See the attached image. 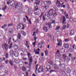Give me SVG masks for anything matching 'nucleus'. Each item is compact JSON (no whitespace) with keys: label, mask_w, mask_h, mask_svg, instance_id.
Listing matches in <instances>:
<instances>
[{"label":"nucleus","mask_w":76,"mask_h":76,"mask_svg":"<svg viewBox=\"0 0 76 76\" xmlns=\"http://www.w3.org/2000/svg\"><path fill=\"white\" fill-rule=\"evenodd\" d=\"M70 41V39L69 38L65 39H64V42H69Z\"/></svg>","instance_id":"nucleus-30"},{"label":"nucleus","mask_w":76,"mask_h":76,"mask_svg":"<svg viewBox=\"0 0 76 76\" xmlns=\"http://www.w3.org/2000/svg\"><path fill=\"white\" fill-rule=\"evenodd\" d=\"M43 30L45 31V32H47L48 31V30L47 29V28L45 27H43Z\"/></svg>","instance_id":"nucleus-28"},{"label":"nucleus","mask_w":76,"mask_h":76,"mask_svg":"<svg viewBox=\"0 0 76 76\" xmlns=\"http://www.w3.org/2000/svg\"><path fill=\"white\" fill-rule=\"evenodd\" d=\"M44 53L46 56H47L48 55V52L46 50L45 51Z\"/></svg>","instance_id":"nucleus-47"},{"label":"nucleus","mask_w":76,"mask_h":76,"mask_svg":"<svg viewBox=\"0 0 76 76\" xmlns=\"http://www.w3.org/2000/svg\"><path fill=\"white\" fill-rule=\"evenodd\" d=\"M27 55L28 57V58H30L29 60L30 63H32V56L31 57V53H29V52H28L27 53ZM30 57H31L30 58Z\"/></svg>","instance_id":"nucleus-3"},{"label":"nucleus","mask_w":76,"mask_h":76,"mask_svg":"<svg viewBox=\"0 0 76 76\" xmlns=\"http://www.w3.org/2000/svg\"><path fill=\"white\" fill-rule=\"evenodd\" d=\"M15 8L18 7H20V9H21V8H23V5H22V3H19L16 4L15 6Z\"/></svg>","instance_id":"nucleus-1"},{"label":"nucleus","mask_w":76,"mask_h":76,"mask_svg":"<svg viewBox=\"0 0 76 76\" xmlns=\"http://www.w3.org/2000/svg\"><path fill=\"white\" fill-rule=\"evenodd\" d=\"M22 70L23 72H26V67L24 66Z\"/></svg>","instance_id":"nucleus-32"},{"label":"nucleus","mask_w":76,"mask_h":76,"mask_svg":"<svg viewBox=\"0 0 76 76\" xmlns=\"http://www.w3.org/2000/svg\"><path fill=\"white\" fill-rule=\"evenodd\" d=\"M70 25H69V24H67V25L66 26V28H69V26H70Z\"/></svg>","instance_id":"nucleus-62"},{"label":"nucleus","mask_w":76,"mask_h":76,"mask_svg":"<svg viewBox=\"0 0 76 76\" xmlns=\"http://www.w3.org/2000/svg\"><path fill=\"white\" fill-rule=\"evenodd\" d=\"M7 4H8V5H9V4H10L11 5H13V4H15V1H11L10 2L7 1Z\"/></svg>","instance_id":"nucleus-9"},{"label":"nucleus","mask_w":76,"mask_h":76,"mask_svg":"<svg viewBox=\"0 0 76 76\" xmlns=\"http://www.w3.org/2000/svg\"><path fill=\"white\" fill-rule=\"evenodd\" d=\"M14 55L15 57H18L19 56V53L18 52L15 51L14 52Z\"/></svg>","instance_id":"nucleus-22"},{"label":"nucleus","mask_w":76,"mask_h":76,"mask_svg":"<svg viewBox=\"0 0 76 76\" xmlns=\"http://www.w3.org/2000/svg\"><path fill=\"white\" fill-rule=\"evenodd\" d=\"M42 19L43 20H44V21H45V18L44 17V16H43L42 17Z\"/></svg>","instance_id":"nucleus-60"},{"label":"nucleus","mask_w":76,"mask_h":76,"mask_svg":"<svg viewBox=\"0 0 76 76\" xmlns=\"http://www.w3.org/2000/svg\"><path fill=\"white\" fill-rule=\"evenodd\" d=\"M26 46L28 48L29 47V44H28V42L27 41H26Z\"/></svg>","instance_id":"nucleus-37"},{"label":"nucleus","mask_w":76,"mask_h":76,"mask_svg":"<svg viewBox=\"0 0 76 76\" xmlns=\"http://www.w3.org/2000/svg\"><path fill=\"white\" fill-rule=\"evenodd\" d=\"M34 38L35 42H36L37 39L38 37H37L36 36H34Z\"/></svg>","instance_id":"nucleus-36"},{"label":"nucleus","mask_w":76,"mask_h":76,"mask_svg":"<svg viewBox=\"0 0 76 76\" xmlns=\"http://www.w3.org/2000/svg\"><path fill=\"white\" fill-rule=\"evenodd\" d=\"M14 52L13 50L10 51V55H13Z\"/></svg>","instance_id":"nucleus-45"},{"label":"nucleus","mask_w":76,"mask_h":76,"mask_svg":"<svg viewBox=\"0 0 76 76\" xmlns=\"http://www.w3.org/2000/svg\"><path fill=\"white\" fill-rule=\"evenodd\" d=\"M38 71L39 73H41V72H42L44 71V69H43V66H40L38 69Z\"/></svg>","instance_id":"nucleus-4"},{"label":"nucleus","mask_w":76,"mask_h":76,"mask_svg":"<svg viewBox=\"0 0 76 76\" xmlns=\"http://www.w3.org/2000/svg\"><path fill=\"white\" fill-rule=\"evenodd\" d=\"M12 45H13V44L12 43H11L10 45V48H12Z\"/></svg>","instance_id":"nucleus-61"},{"label":"nucleus","mask_w":76,"mask_h":76,"mask_svg":"<svg viewBox=\"0 0 76 76\" xmlns=\"http://www.w3.org/2000/svg\"><path fill=\"white\" fill-rule=\"evenodd\" d=\"M51 66L50 65H47L46 67V72H48V70L51 69Z\"/></svg>","instance_id":"nucleus-7"},{"label":"nucleus","mask_w":76,"mask_h":76,"mask_svg":"<svg viewBox=\"0 0 76 76\" xmlns=\"http://www.w3.org/2000/svg\"><path fill=\"white\" fill-rule=\"evenodd\" d=\"M25 29V26L24 25H22V29L24 30Z\"/></svg>","instance_id":"nucleus-56"},{"label":"nucleus","mask_w":76,"mask_h":76,"mask_svg":"<svg viewBox=\"0 0 76 76\" xmlns=\"http://www.w3.org/2000/svg\"><path fill=\"white\" fill-rule=\"evenodd\" d=\"M46 3V4H48V5H50L51 3V2L50 1H45Z\"/></svg>","instance_id":"nucleus-26"},{"label":"nucleus","mask_w":76,"mask_h":76,"mask_svg":"<svg viewBox=\"0 0 76 76\" xmlns=\"http://www.w3.org/2000/svg\"><path fill=\"white\" fill-rule=\"evenodd\" d=\"M13 68L15 70H16V69H17L18 68V67H17V66H13Z\"/></svg>","instance_id":"nucleus-52"},{"label":"nucleus","mask_w":76,"mask_h":76,"mask_svg":"<svg viewBox=\"0 0 76 76\" xmlns=\"http://www.w3.org/2000/svg\"><path fill=\"white\" fill-rule=\"evenodd\" d=\"M16 35H14L13 36H12V37H13V41H14V42H16V41H18V39H17V40H15V39H14V38H13V37H15V36H16Z\"/></svg>","instance_id":"nucleus-31"},{"label":"nucleus","mask_w":76,"mask_h":76,"mask_svg":"<svg viewBox=\"0 0 76 76\" xmlns=\"http://www.w3.org/2000/svg\"><path fill=\"white\" fill-rule=\"evenodd\" d=\"M60 67L61 69H63V68H64L65 67V64H60Z\"/></svg>","instance_id":"nucleus-18"},{"label":"nucleus","mask_w":76,"mask_h":76,"mask_svg":"<svg viewBox=\"0 0 76 76\" xmlns=\"http://www.w3.org/2000/svg\"><path fill=\"white\" fill-rule=\"evenodd\" d=\"M9 64H10L12 66H13V61L10 60L9 61Z\"/></svg>","instance_id":"nucleus-17"},{"label":"nucleus","mask_w":76,"mask_h":76,"mask_svg":"<svg viewBox=\"0 0 76 76\" xmlns=\"http://www.w3.org/2000/svg\"><path fill=\"white\" fill-rule=\"evenodd\" d=\"M62 23L63 24L66 21V18L64 16H63L62 17Z\"/></svg>","instance_id":"nucleus-13"},{"label":"nucleus","mask_w":76,"mask_h":76,"mask_svg":"<svg viewBox=\"0 0 76 76\" xmlns=\"http://www.w3.org/2000/svg\"><path fill=\"white\" fill-rule=\"evenodd\" d=\"M63 73V74H62L61 76H65V72L64 71Z\"/></svg>","instance_id":"nucleus-48"},{"label":"nucleus","mask_w":76,"mask_h":76,"mask_svg":"<svg viewBox=\"0 0 76 76\" xmlns=\"http://www.w3.org/2000/svg\"><path fill=\"white\" fill-rule=\"evenodd\" d=\"M36 5H39L40 3V1L38 0H36Z\"/></svg>","instance_id":"nucleus-27"},{"label":"nucleus","mask_w":76,"mask_h":76,"mask_svg":"<svg viewBox=\"0 0 76 76\" xmlns=\"http://www.w3.org/2000/svg\"><path fill=\"white\" fill-rule=\"evenodd\" d=\"M9 46V45L5 43L2 45V48H6Z\"/></svg>","instance_id":"nucleus-15"},{"label":"nucleus","mask_w":76,"mask_h":76,"mask_svg":"<svg viewBox=\"0 0 76 76\" xmlns=\"http://www.w3.org/2000/svg\"><path fill=\"white\" fill-rule=\"evenodd\" d=\"M38 47L39 48H42V46L41 44L39 43L38 45Z\"/></svg>","instance_id":"nucleus-34"},{"label":"nucleus","mask_w":76,"mask_h":76,"mask_svg":"<svg viewBox=\"0 0 76 76\" xmlns=\"http://www.w3.org/2000/svg\"><path fill=\"white\" fill-rule=\"evenodd\" d=\"M66 76H70V74L69 73H68L66 74Z\"/></svg>","instance_id":"nucleus-64"},{"label":"nucleus","mask_w":76,"mask_h":76,"mask_svg":"<svg viewBox=\"0 0 76 76\" xmlns=\"http://www.w3.org/2000/svg\"><path fill=\"white\" fill-rule=\"evenodd\" d=\"M32 44L34 46V47H35V45H36V42H33L32 43Z\"/></svg>","instance_id":"nucleus-51"},{"label":"nucleus","mask_w":76,"mask_h":76,"mask_svg":"<svg viewBox=\"0 0 76 76\" xmlns=\"http://www.w3.org/2000/svg\"><path fill=\"white\" fill-rule=\"evenodd\" d=\"M5 57L7 59V58H8V53H6L5 55Z\"/></svg>","instance_id":"nucleus-46"},{"label":"nucleus","mask_w":76,"mask_h":76,"mask_svg":"<svg viewBox=\"0 0 76 76\" xmlns=\"http://www.w3.org/2000/svg\"><path fill=\"white\" fill-rule=\"evenodd\" d=\"M57 41L58 43V44H57L58 46H59V45H62V40H61L58 39Z\"/></svg>","instance_id":"nucleus-5"},{"label":"nucleus","mask_w":76,"mask_h":76,"mask_svg":"<svg viewBox=\"0 0 76 76\" xmlns=\"http://www.w3.org/2000/svg\"><path fill=\"white\" fill-rule=\"evenodd\" d=\"M45 2L44 1H42L41 4V6L42 7H44L45 6Z\"/></svg>","instance_id":"nucleus-25"},{"label":"nucleus","mask_w":76,"mask_h":76,"mask_svg":"<svg viewBox=\"0 0 76 76\" xmlns=\"http://www.w3.org/2000/svg\"><path fill=\"white\" fill-rule=\"evenodd\" d=\"M34 10L35 11H37V10H38V6H36L35 7Z\"/></svg>","instance_id":"nucleus-33"},{"label":"nucleus","mask_w":76,"mask_h":76,"mask_svg":"<svg viewBox=\"0 0 76 76\" xmlns=\"http://www.w3.org/2000/svg\"><path fill=\"white\" fill-rule=\"evenodd\" d=\"M60 28V26H57L56 28V31H58V30Z\"/></svg>","instance_id":"nucleus-43"},{"label":"nucleus","mask_w":76,"mask_h":76,"mask_svg":"<svg viewBox=\"0 0 76 76\" xmlns=\"http://www.w3.org/2000/svg\"><path fill=\"white\" fill-rule=\"evenodd\" d=\"M54 69H55V70H57L59 69V67L57 66H55L54 67Z\"/></svg>","instance_id":"nucleus-44"},{"label":"nucleus","mask_w":76,"mask_h":76,"mask_svg":"<svg viewBox=\"0 0 76 76\" xmlns=\"http://www.w3.org/2000/svg\"><path fill=\"white\" fill-rule=\"evenodd\" d=\"M43 15H44V13L43 12H42L41 15H40V16L39 17L41 18H42V16H43Z\"/></svg>","instance_id":"nucleus-49"},{"label":"nucleus","mask_w":76,"mask_h":76,"mask_svg":"<svg viewBox=\"0 0 76 76\" xmlns=\"http://www.w3.org/2000/svg\"><path fill=\"white\" fill-rule=\"evenodd\" d=\"M13 25V24L12 23L9 24L8 25V27H10V26H12Z\"/></svg>","instance_id":"nucleus-41"},{"label":"nucleus","mask_w":76,"mask_h":76,"mask_svg":"<svg viewBox=\"0 0 76 76\" xmlns=\"http://www.w3.org/2000/svg\"><path fill=\"white\" fill-rule=\"evenodd\" d=\"M7 8V6L6 5L3 8H2V10L3 11H4Z\"/></svg>","instance_id":"nucleus-39"},{"label":"nucleus","mask_w":76,"mask_h":76,"mask_svg":"<svg viewBox=\"0 0 76 76\" xmlns=\"http://www.w3.org/2000/svg\"><path fill=\"white\" fill-rule=\"evenodd\" d=\"M34 14L35 15H37V16H38V15H39V14L38 13V12H34Z\"/></svg>","instance_id":"nucleus-50"},{"label":"nucleus","mask_w":76,"mask_h":76,"mask_svg":"<svg viewBox=\"0 0 76 76\" xmlns=\"http://www.w3.org/2000/svg\"><path fill=\"white\" fill-rule=\"evenodd\" d=\"M58 4V5H57V7H60V2L58 1V0H57L56 4Z\"/></svg>","instance_id":"nucleus-20"},{"label":"nucleus","mask_w":76,"mask_h":76,"mask_svg":"<svg viewBox=\"0 0 76 76\" xmlns=\"http://www.w3.org/2000/svg\"><path fill=\"white\" fill-rule=\"evenodd\" d=\"M38 64H37L35 66V73L36 75H37V71H38Z\"/></svg>","instance_id":"nucleus-11"},{"label":"nucleus","mask_w":76,"mask_h":76,"mask_svg":"<svg viewBox=\"0 0 76 76\" xmlns=\"http://www.w3.org/2000/svg\"><path fill=\"white\" fill-rule=\"evenodd\" d=\"M21 25V24L20 23V24H18L17 26V28L18 30L19 29H20V28L21 27V26L20 25Z\"/></svg>","instance_id":"nucleus-23"},{"label":"nucleus","mask_w":76,"mask_h":76,"mask_svg":"<svg viewBox=\"0 0 76 76\" xmlns=\"http://www.w3.org/2000/svg\"><path fill=\"white\" fill-rule=\"evenodd\" d=\"M36 33V32L35 31L33 33L32 36H35L36 35V34H35Z\"/></svg>","instance_id":"nucleus-55"},{"label":"nucleus","mask_w":76,"mask_h":76,"mask_svg":"<svg viewBox=\"0 0 76 76\" xmlns=\"http://www.w3.org/2000/svg\"><path fill=\"white\" fill-rule=\"evenodd\" d=\"M69 51H73V49H72V48H70L69 49Z\"/></svg>","instance_id":"nucleus-58"},{"label":"nucleus","mask_w":76,"mask_h":76,"mask_svg":"<svg viewBox=\"0 0 76 76\" xmlns=\"http://www.w3.org/2000/svg\"><path fill=\"white\" fill-rule=\"evenodd\" d=\"M25 17L27 19V21H28V23H29V24H31V20L30 19L28 20L29 18L27 17V16H26Z\"/></svg>","instance_id":"nucleus-16"},{"label":"nucleus","mask_w":76,"mask_h":76,"mask_svg":"<svg viewBox=\"0 0 76 76\" xmlns=\"http://www.w3.org/2000/svg\"><path fill=\"white\" fill-rule=\"evenodd\" d=\"M13 29L12 28H10L8 30V32L10 34H11L13 33Z\"/></svg>","instance_id":"nucleus-10"},{"label":"nucleus","mask_w":76,"mask_h":76,"mask_svg":"<svg viewBox=\"0 0 76 76\" xmlns=\"http://www.w3.org/2000/svg\"><path fill=\"white\" fill-rule=\"evenodd\" d=\"M36 22L37 23H39V20L38 19H37L36 20Z\"/></svg>","instance_id":"nucleus-59"},{"label":"nucleus","mask_w":76,"mask_h":76,"mask_svg":"<svg viewBox=\"0 0 76 76\" xmlns=\"http://www.w3.org/2000/svg\"><path fill=\"white\" fill-rule=\"evenodd\" d=\"M11 39H12V38L10 37L8 40V44H10L11 42Z\"/></svg>","instance_id":"nucleus-35"},{"label":"nucleus","mask_w":76,"mask_h":76,"mask_svg":"<svg viewBox=\"0 0 76 76\" xmlns=\"http://www.w3.org/2000/svg\"><path fill=\"white\" fill-rule=\"evenodd\" d=\"M54 11L53 9H50L49 10L48 12V15L50 16H51L53 15H54Z\"/></svg>","instance_id":"nucleus-2"},{"label":"nucleus","mask_w":76,"mask_h":76,"mask_svg":"<svg viewBox=\"0 0 76 76\" xmlns=\"http://www.w3.org/2000/svg\"><path fill=\"white\" fill-rule=\"evenodd\" d=\"M18 64H19V66L20 67L22 68L23 67V62H22V61H20L19 62Z\"/></svg>","instance_id":"nucleus-8"},{"label":"nucleus","mask_w":76,"mask_h":76,"mask_svg":"<svg viewBox=\"0 0 76 76\" xmlns=\"http://www.w3.org/2000/svg\"><path fill=\"white\" fill-rule=\"evenodd\" d=\"M6 26H7V24H5L2 27V28L3 29H4V28H6Z\"/></svg>","instance_id":"nucleus-40"},{"label":"nucleus","mask_w":76,"mask_h":76,"mask_svg":"<svg viewBox=\"0 0 76 76\" xmlns=\"http://www.w3.org/2000/svg\"><path fill=\"white\" fill-rule=\"evenodd\" d=\"M62 56H63L64 57V59H65L67 57V56H65V55H64V54H63L62 55Z\"/></svg>","instance_id":"nucleus-53"},{"label":"nucleus","mask_w":76,"mask_h":76,"mask_svg":"<svg viewBox=\"0 0 76 76\" xmlns=\"http://www.w3.org/2000/svg\"><path fill=\"white\" fill-rule=\"evenodd\" d=\"M18 39H21V35L19 33L18 34Z\"/></svg>","instance_id":"nucleus-29"},{"label":"nucleus","mask_w":76,"mask_h":76,"mask_svg":"<svg viewBox=\"0 0 76 76\" xmlns=\"http://www.w3.org/2000/svg\"><path fill=\"white\" fill-rule=\"evenodd\" d=\"M51 23H55V20H53L51 23H48V26L49 28H52V26H51Z\"/></svg>","instance_id":"nucleus-6"},{"label":"nucleus","mask_w":76,"mask_h":76,"mask_svg":"<svg viewBox=\"0 0 76 76\" xmlns=\"http://www.w3.org/2000/svg\"><path fill=\"white\" fill-rule=\"evenodd\" d=\"M65 16L66 19H69V15L68 14H66L65 15Z\"/></svg>","instance_id":"nucleus-54"},{"label":"nucleus","mask_w":76,"mask_h":76,"mask_svg":"<svg viewBox=\"0 0 76 76\" xmlns=\"http://www.w3.org/2000/svg\"><path fill=\"white\" fill-rule=\"evenodd\" d=\"M70 33L69 34L70 36H72V35H74V34H75L74 31H73L72 30H71L70 31Z\"/></svg>","instance_id":"nucleus-14"},{"label":"nucleus","mask_w":76,"mask_h":76,"mask_svg":"<svg viewBox=\"0 0 76 76\" xmlns=\"http://www.w3.org/2000/svg\"><path fill=\"white\" fill-rule=\"evenodd\" d=\"M66 25H64V26H63V28H62V30H64V29H66Z\"/></svg>","instance_id":"nucleus-42"},{"label":"nucleus","mask_w":76,"mask_h":76,"mask_svg":"<svg viewBox=\"0 0 76 76\" xmlns=\"http://www.w3.org/2000/svg\"><path fill=\"white\" fill-rule=\"evenodd\" d=\"M48 8H49V6L45 5L43 9V10H44V11H46V10H47Z\"/></svg>","instance_id":"nucleus-12"},{"label":"nucleus","mask_w":76,"mask_h":76,"mask_svg":"<svg viewBox=\"0 0 76 76\" xmlns=\"http://www.w3.org/2000/svg\"><path fill=\"white\" fill-rule=\"evenodd\" d=\"M52 10H53V11H56L57 10V8L56 7H53V9Z\"/></svg>","instance_id":"nucleus-38"},{"label":"nucleus","mask_w":76,"mask_h":76,"mask_svg":"<svg viewBox=\"0 0 76 76\" xmlns=\"http://www.w3.org/2000/svg\"><path fill=\"white\" fill-rule=\"evenodd\" d=\"M60 51L58 50H57V51L56 53V54H57L58 57H60V54L59 53Z\"/></svg>","instance_id":"nucleus-24"},{"label":"nucleus","mask_w":76,"mask_h":76,"mask_svg":"<svg viewBox=\"0 0 76 76\" xmlns=\"http://www.w3.org/2000/svg\"><path fill=\"white\" fill-rule=\"evenodd\" d=\"M20 33L22 34V35H23L24 36H25L26 35V33L25 31H24L23 30L22 31L20 32Z\"/></svg>","instance_id":"nucleus-21"},{"label":"nucleus","mask_w":76,"mask_h":76,"mask_svg":"<svg viewBox=\"0 0 76 76\" xmlns=\"http://www.w3.org/2000/svg\"><path fill=\"white\" fill-rule=\"evenodd\" d=\"M48 35V37H50V38H51V34H49Z\"/></svg>","instance_id":"nucleus-63"},{"label":"nucleus","mask_w":76,"mask_h":76,"mask_svg":"<svg viewBox=\"0 0 76 76\" xmlns=\"http://www.w3.org/2000/svg\"><path fill=\"white\" fill-rule=\"evenodd\" d=\"M64 48H69V45L67 43H65L64 45Z\"/></svg>","instance_id":"nucleus-19"},{"label":"nucleus","mask_w":76,"mask_h":76,"mask_svg":"<svg viewBox=\"0 0 76 76\" xmlns=\"http://www.w3.org/2000/svg\"><path fill=\"white\" fill-rule=\"evenodd\" d=\"M41 43H42V44L43 45V44L44 43V40H42L41 42Z\"/></svg>","instance_id":"nucleus-57"}]
</instances>
